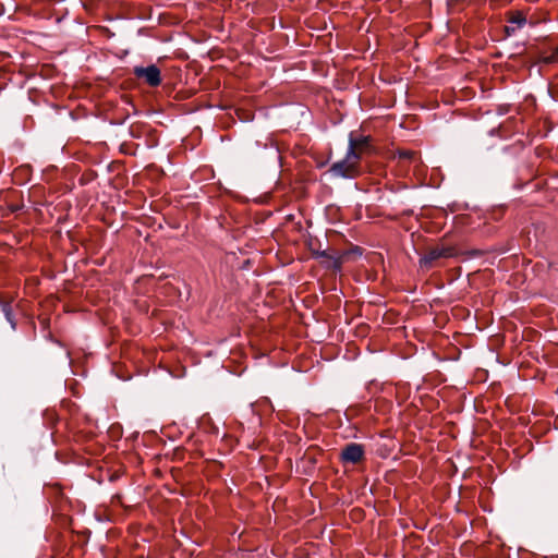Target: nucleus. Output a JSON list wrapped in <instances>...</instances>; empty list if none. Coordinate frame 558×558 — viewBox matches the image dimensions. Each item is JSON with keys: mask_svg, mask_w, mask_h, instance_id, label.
<instances>
[{"mask_svg": "<svg viewBox=\"0 0 558 558\" xmlns=\"http://www.w3.org/2000/svg\"><path fill=\"white\" fill-rule=\"evenodd\" d=\"M361 155L355 151V144L351 141L343 159L332 163L329 172L337 178L355 179L360 175Z\"/></svg>", "mask_w": 558, "mask_h": 558, "instance_id": "nucleus-1", "label": "nucleus"}, {"mask_svg": "<svg viewBox=\"0 0 558 558\" xmlns=\"http://www.w3.org/2000/svg\"><path fill=\"white\" fill-rule=\"evenodd\" d=\"M361 255L362 248L359 246H354L340 253H329L327 251H318L315 253V257L320 259L327 268H331L336 271H340L343 264L354 260Z\"/></svg>", "mask_w": 558, "mask_h": 558, "instance_id": "nucleus-2", "label": "nucleus"}, {"mask_svg": "<svg viewBox=\"0 0 558 558\" xmlns=\"http://www.w3.org/2000/svg\"><path fill=\"white\" fill-rule=\"evenodd\" d=\"M458 255V250L451 245H438L432 247L420 258V267L429 270L438 265V260L451 258Z\"/></svg>", "mask_w": 558, "mask_h": 558, "instance_id": "nucleus-3", "label": "nucleus"}, {"mask_svg": "<svg viewBox=\"0 0 558 558\" xmlns=\"http://www.w3.org/2000/svg\"><path fill=\"white\" fill-rule=\"evenodd\" d=\"M133 74L137 78L143 80L150 87H157L162 82L160 69L155 64H150L148 66H135L133 69Z\"/></svg>", "mask_w": 558, "mask_h": 558, "instance_id": "nucleus-4", "label": "nucleus"}, {"mask_svg": "<svg viewBox=\"0 0 558 558\" xmlns=\"http://www.w3.org/2000/svg\"><path fill=\"white\" fill-rule=\"evenodd\" d=\"M364 456L363 446L360 444H349L341 451V459L343 462L357 463Z\"/></svg>", "mask_w": 558, "mask_h": 558, "instance_id": "nucleus-5", "label": "nucleus"}, {"mask_svg": "<svg viewBox=\"0 0 558 558\" xmlns=\"http://www.w3.org/2000/svg\"><path fill=\"white\" fill-rule=\"evenodd\" d=\"M526 24V17L521 11H515L508 17V24L505 26V33L508 37L517 34Z\"/></svg>", "mask_w": 558, "mask_h": 558, "instance_id": "nucleus-6", "label": "nucleus"}, {"mask_svg": "<svg viewBox=\"0 0 558 558\" xmlns=\"http://www.w3.org/2000/svg\"><path fill=\"white\" fill-rule=\"evenodd\" d=\"M2 312L4 314L5 319L11 325L12 329L16 328V322L13 316L12 307L9 302L2 304Z\"/></svg>", "mask_w": 558, "mask_h": 558, "instance_id": "nucleus-7", "label": "nucleus"}, {"mask_svg": "<svg viewBox=\"0 0 558 558\" xmlns=\"http://www.w3.org/2000/svg\"><path fill=\"white\" fill-rule=\"evenodd\" d=\"M351 141L355 144V151H357L359 149H362L364 146H366L368 144L367 136L361 135L359 137H355V136H353L352 133L349 136V144L351 143Z\"/></svg>", "mask_w": 558, "mask_h": 558, "instance_id": "nucleus-8", "label": "nucleus"}, {"mask_svg": "<svg viewBox=\"0 0 558 558\" xmlns=\"http://www.w3.org/2000/svg\"><path fill=\"white\" fill-rule=\"evenodd\" d=\"M398 155L399 158L409 160L414 159L416 157V154L412 150H400Z\"/></svg>", "mask_w": 558, "mask_h": 558, "instance_id": "nucleus-9", "label": "nucleus"}, {"mask_svg": "<svg viewBox=\"0 0 558 558\" xmlns=\"http://www.w3.org/2000/svg\"><path fill=\"white\" fill-rule=\"evenodd\" d=\"M3 303H4V302L0 300V305H1V306H2V304H3Z\"/></svg>", "mask_w": 558, "mask_h": 558, "instance_id": "nucleus-10", "label": "nucleus"}]
</instances>
